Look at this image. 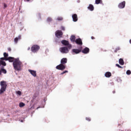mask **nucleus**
<instances>
[{
    "label": "nucleus",
    "mask_w": 131,
    "mask_h": 131,
    "mask_svg": "<svg viewBox=\"0 0 131 131\" xmlns=\"http://www.w3.org/2000/svg\"><path fill=\"white\" fill-rule=\"evenodd\" d=\"M57 20H58V21H62V20H63V17H57Z\"/></svg>",
    "instance_id": "nucleus-27"
},
{
    "label": "nucleus",
    "mask_w": 131,
    "mask_h": 131,
    "mask_svg": "<svg viewBox=\"0 0 131 131\" xmlns=\"http://www.w3.org/2000/svg\"><path fill=\"white\" fill-rule=\"evenodd\" d=\"M86 120H87L88 121H91V118L86 117Z\"/></svg>",
    "instance_id": "nucleus-33"
},
{
    "label": "nucleus",
    "mask_w": 131,
    "mask_h": 131,
    "mask_svg": "<svg viewBox=\"0 0 131 131\" xmlns=\"http://www.w3.org/2000/svg\"><path fill=\"white\" fill-rule=\"evenodd\" d=\"M3 55H4V57H5L6 59H8V58H9V54L6 52H4Z\"/></svg>",
    "instance_id": "nucleus-22"
},
{
    "label": "nucleus",
    "mask_w": 131,
    "mask_h": 131,
    "mask_svg": "<svg viewBox=\"0 0 131 131\" xmlns=\"http://www.w3.org/2000/svg\"><path fill=\"white\" fill-rule=\"evenodd\" d=\"M61 28L62 30H63V31H64V30H65V27H63V26H61Z\"/></svg>",
    "instance_id": "nucleus-34"
},
{
    "label": "nucleus",
    "mask_w": 131,
    "mask_h": 131,
    "mask_svg": "<svg viewBox=\"0 0 131 131\" xmlns=\"http://www.w3.org/2000/svg\"><path fill=\"white\" fill-rule=\"evenodd\" d=\"M19 106L20 107H24V106H25V103L23 102H20L19 103Z\"/></svg>",
    "instance_id": "nucleus-24"
},
{
    "label": "nucleus",
    "mask_w": 131,
    "mask_h": 131,
    "mask_svg": "<svg viewBox=\"0 0 131 131\" xmlns=\"http://www.w3.org/2000/svg\"><path fill=\"white\" fill-rule=\"evenodd\" d=\"M47 20L48 22H52V19L51 17H48Z\"/></svg>",
    "instance_id": "nucleus-26"
},
{
    "label": "nucleus",
    "mask_w": 131,
    "mask_h": 131,
    "mask_svg": "<svg viewBox=\"0 0 131 131\" xmlns=\"http://www.w3.org/2000/svg\"><path fill=\"white\" fill-rule=\"evenodd\" d=\"M66 68V64H62V63L59 64V65L57 66L56 69L57 70H64Z\"/></svg>",
    "instance_id": "nucleus-6"
},
{
    "label": "nucleus",
    "mask_w": 131,
    "mask_h": 131,
    "mask_svg": "<svg viewBox=\"0 0 131 131\" xmlns=\"http://www.w3.org/2000/svg\"><path fill=\"white\" fill-rule=\"evenodd\" d=\"M3 65V66H7V63L4 60H0V65Z\"/></svg>",
    "instance_id": "nucleus-21"
},
{
    "label": "nucleus",
    "mask_w": 131,
    "mask_h": 131,
    "mask_svg": "<svg viewBox=\"0 0 131 131\" xmlns=\"http://www.w3.org/2000/svg\"><path fill=\"white\" fill-rule=\"evenodd\" d=\"M113 94H115V91H113Z\"/></svg>",
    "instance_id": "nucleus-40"
},
{
    "label": "nucleus",
    "mask_w": 131,
    "mask_h": 131,
    "mask_svg": "<svg viewBox=\"0 0 131 131\" xmlns=\"http://www.w3.org/2000/svg\"><path fill=\"white\" fill-rule=\"evenodd\" d=\"M82 51V47H80L79 49H74L72 50V53H74L76 54H79Z\"/></svg>",
    "instance_id": "nucleus-7"
},
{
    "label": "nucleus",
    "mask_w": 131,
    "mask_h": 131,
    "mask_svg": "<svg viewBox=\"0 0 131 131\" xmlns=\"http://www.w3.org/2000/svg\"><path fill=\"white\" fill-rule=\"evenodd\" d=\"M7 58H5V57H1L0 58V60H1V61H4V60L7 61Z\"/></svg>",
    "instance_id": "nucleus-29"
},
{
    "label": "nucleus",
    "mask_w": 131,
    "mask_h": 131,
    "mask_svg": "<svg viewBox=\"0 0 131 131\" xmlns=\"http://www.w3.org/2000/svg\"><path fill=\"white\" fill-rule=\"evenodd\" d=\"M88 10L90 11H93L94 9V6L92 4L89 5V6L88 7Z\"/></svg>",
    "instance_id": "nucleus-19"
},
{
    "label": "nucleus",
    "mask_w": 131,
    "mask_h": 131,
    "mask_svg": "<svg viewBox=\"0 0 131 131\" xmlns=\"http://www.w3.org/2000/svg\"><path fill=\"white\" fill-rule=\"evenodd\" d=\"M69 48L64 47L60 48L59 50L61 52V53H62V54H67V53H69Z\"/></svg>",
    "instance_id": "nucleus-3"
},
{
    "label": "nucleus",
    "mask_w": 131,
    "mask_h": 131,
    "mask_svg": "<svg viewBox=\"0 0 131 131\" xmlns=\"http://www.w3.org/2000/svg\"><path fill=\"white\" fill-rule=\"evenodd\" d=\"M61 43L63 45V46H68V48L69 50L72 48V46L71 45H69V41L66 40H61Z\"/></svg>",
    "instance_id": "nucleus-5"
},
{
    "label": "nucleus",
    "mask_w": 131,
    "mask_h": 131,
    "mask_svg": "<svg viewBox=\"0 0 131 131\" xmlns=\"http://www.w3.org/2000/svg\"><path fill=\"white\" fill-rule=\"evenodd\" d=\"M39 49V46L38 45H33L31 47V50L32 51V53H36V52H37Z\"/></svg>",
    "instance_id": "nucleus-4"
},
{
    "label": "nucleus",
    "mask_w": 131,
    "mask_h": 131,
    "mask_svg": "<svg viewBox=\"0 0 131 131\" xmlns=\"http://www.w3.org/2000/svg\"><path fill=\"white\" fill-rule=\"evenodd\" d=\"M75 36L74 35H72L70 37V40L72 41V42H75L76 40H75Z\"/></svg>",
    "instance_id": "nucleus-18"
},
{
    "label": "nucleus",
    "mask_w": 131,
    "mask_h": 131,
    "mask_svg": "<svg viewBox=\"0 0 131 131\" xmlns=\"http://www.w3.org/2000/svg\"><path fill=\"white\" fill-rule=\"evenodd\" d=\"M0 85L1 86L0 89V95H2V94H4V93L6 92L8 85L7 84V82L6 81H2L0 82Z\"/></svg>",
    "instance_id": "nucleus-2"
},
{
    "label": "nucleus",
    "mask_w": 131,
    "mask_h": 131,
    "mask_svg": "<svg viewBox=\"0 0 131 131\" xmlns=\"http://www.w3.org/2000/svg\"><path fill=\"white\" fill-rule=\"evenodd\" d=\"M4 9H6V8H7V4H4Z\"/></svg>",
    "instance_id": "nucleus-36"
},
{
    "label": "nucleus",
    "mask_w": 131,
    "mask_h": 131,
    "mask_svg": "<svg viewBox=\"0 0 131 131\" xmlns=\"http://www.w3.org/2000/svg\"><path fill=\"white\" fill-rule=\"evenodd\" d=\"M125 7V2L124 1L120 3L118 5V8L119 9H123Z\"/></svg>",
    "instance_id": "nucleus-12"
},
{
    "label": "nucleus",
    "mask_w": 131,
    "mask_h": 131,
    "mask_svg": "<svg viewBox=\"0 0 131 131\" xmlns=\"http://www.w3.org/2000/svg\"><path fill=\"white\" fill-rule=\"evenodd\" d=\"M15 58L12 57H8L7 61H9V62L12 63V62H14L15 61Z\"/></svg>",
    "instance_id": "nucleus-15"
},
{
    "label": "nucleus",
    "mask_w": 131,
    "mask_h": 131,
    "mask_svg": "<svg viewBox=\"0 0 131 131\" xmlns=\"http://www.w3.org/2000/svg\"><path fill=\"white\" fill-rule=\"evenodd\" d=\"M26 2H30V0H26Z\"/></svg>",
    "instance_id": "nucleus-41"
},
{
    "label": "nucleus",
    "mask_w": 131,
    "mask_h": 131,
    "mask_svg": "<svg viewBox=\"0 0 131 131\" xmlns=\"http://www.w3.org/2000/svg\"><path fill=\"white\" fill-rule=\"evenodd\" d=\"M75 42H76V43L77 45H78L79 46H82V40H81V39H80V38L76 39Z\"/></svg>",
    "instance_id": "nucleus-9"
},
{
    "label": "nucleus",
    "mask_w": 131,
    "mask_h": 131,
    "mask_svg": "<svg viewBox=\"0 0 131 131\" xmlns=\"http://www.w3.org/2000/svg\"><path fill=\"white\" fill-rule=\"evenodd\" d=\"M116 66L117 67H118V68H122V67L120 66L119 64H116Z\"/></svg>",
    "instance_id": "nucleus-32"
},
{
    "label": "nucleus",
    "mask_w": 131,
    "mask_h": 131,
    "mask_svg": "<svg viewBox=\"0 0 131 131\" xmlns=\"http://www.w3.org/2000/svg\"><path fill=\"white\" fill-rule=\"evenodd\" d=\"M83 54H89L90 53V49L88 47H85L83 50H81Z\"/></svg>",
    "instance_id": "nucleus-11"
},
{
    "label": "nucleus",
    "mask_w": 131,
    "mask_h": 131,
    "mask_svg": "<svg viewBox=\"0 0 131 131\" xmlns=\"http://www.w3.org/2000/svg\"><path fill=\"white\" fill-rule=\"evenodd\" d=\"M101 2H102V0H96L95 1V3H96V5H99V4H100L101 3Z\"/></svg>",
    "instance_id": "nucleus-25"
},
{
    "label": "nucleus",
    "mask_w": 131,
    "mask_h": 131,
    "mask_svg": "<svg viewBox=\"0 0 131 131\" xmlns=\"http://www.w3.org/2000/svg\"><path fill=\"white\" fill-rule=\"evenodd\" d=\"M68 73V71H64L61 73V75H63V74H65V73Z\"/></svg>",
    "instance_id": "nucleus-30"
},
{
    "label": "nucleus",
    "mask_w": 131,
    "mask_h": 131,
    "mask_svg": "<svg viewBox=\"0 0 131 131\" xmlns=\"http://www.w3.org/2000/svg\"><path fill=\"white\" fill-rule=\"evenodd\" d=\"M29 50H30V47L28 48V51H29Z\"/></svg>",
    "instance_id": "nucleus-38"
},
{
    "label": "nucleus",
    "mask_w": 131,
    "mask_h": 131,
    "mask_svg": "<svg viewBox=\"0 0 131 131\" xmlns=\"http://www.w3.org/2000/svg\"><path fill=\"white\" fill-rule=\"evenodd\" d=\"M16 93H17V95H18L19 96H21V95H22V93H21V91H17Z\"/></svg>",
    "instance_id": "nucleus-31"
},
{
    "label": "nucleus",
    "mask_w": 131,
    "mask_h": 131,
    "mask_svg": "<svg viewBox=\"0 0 131 131\" xmlns=\"http://www.w3.org/2000/svg\"><path fill=\"white\" fill-rule=\"evenodd\" d=\"M60 63L62 65H65V64H66V63H67V58H62L61 59Z\"/></svg>",
    "instance_id": "nucleus-14"
},
{
    "label": "nucleus",
    "mask_w": 131,
    "mask_h": 131,
    "mask_svg": "<svg viewBox=\"0 0 131 131\" xmlns=\"http://www.w3.org/2000/svg\"><path fill=\"white\" fill-rule=\"evenodd\" d=\"M126 74H127V75H130V74H131V72H130V70H127V71H126Z\"/></svg>",
    "instance_id": "nucleus-28"
},
{
    "label": "nucleus",
    "mask_w": 131,
    "mask_h": 131,
    "mask_svg": "<svg viewBox=\"0 0 131 131\" xmlns=\"http://www.w3.org/2000/svg\"><path fill=\"white\" fill-rule=\"evenodd\" d=\"M119 63L120 65H124V61L122 58H120L119 60Z\"/></svg>",
    "instance_id": "nucleus-20"
},
{
    "label": "nucleus",
    "mask_w": 131,
    "mask_h": 131,
    "mask_svg": "<svg viewBox=\"0 0 131 131\" xmlns=\"http://www.w3.org/2000/svg\"><path fill=\"white\" fill-rule=\"evenodd\" d=\"M29 72L34 77H36V71L32 70H28Z\"/></svg>",
    "instance_id": "nucleus-10"
},
{
    "label": "nucleus",
    "mask_w": 131,
    "mask_h": 131,
    "mask_svg": "<svg viewBox=\"0 0 131 131\" xmlns=\"http://www.w3.org/2000/svg\"><path fill=\"white\" fill-rule=\"evenodd\" d=\"M0 75H2V71L0 70Z\"/></svg>",
    "instance_id": "nucleus-39"
},
{
    "label": "nucleus",
    "mask_w": 131,
    "mask_h": 131,
    "mask_svg": "<svg viewBox=\"0 0 131 131\" xmlns=\"http://www.w3.org/2000/svg\"><path fill=\"white\" fill-rule=\"evenodd\" d=\"M20 39H21V35H19L18 37L14 38L15 43H17L18 42V40H20Z\"/></svg>",
    "instance_id": "nucleus-16"
},
{
    "label": "nucleus",
    "mask_w": 131,
    "mask_h": 131,
    "mask_svg": "<svg viewBox=\"0 0 131 131\" xmlns=\"http://www.w3.org/2000/svg\"><path fill=\"white\" fill-rule=\"evenodd\" d=\"M72 18L73 21H74V22H77V20H78V18L77 17V14H73Z\"/></svg>",
    "instance_id": "nucleus-13"
},
{
    "label": "nucleus",
    "mask_w": 131,
    "mask_h": 131,
    "mask_svg": "<svg viewBox=\"0 0 131 131\" xmlns=\"http://www.w3.org/2000/svg\"><path fill=\"white\" fill-rule=\"evenodd\" d=\"M21 64L22 63L21 61H20V60H19V59L15 58L13 63V67L15 70H17V71L21 70Z\"/></svg>",
    "instance_id": "nucleus-1"
},
{
    "label": "nucleus",
    "mask_w": 131,
    "mask_h": 131,
    "mask_svg": "<svg viewBox=\"0 0 131 131\" xmlns=\"http://www.w3.org/2000/svg\"><path fill=\"white\" fill-rule=\"evenodd\" d=\"M37 109H38V107H37Z\"/></svg>",
    "instance_id": "nucleus-42"
},
{
    "label": "nucleus",
    "mask_w": 131,
    "mask_h": 131,
    "mask_svg": "<svg viewBox=\"0 0 131 131\" xmlns=\"http://www.w3.org/2000/svg\"><path fill=\"white\" fill-rule=\"evenodd\" d=\"M105 77H111V76L112 75V74H111V73L110 72H107L105 73L104 74Z\"/></svg>",
    "instance_id": "nucleus-17"
},
{
    "label": "nucleus",
    "mask_w": 131,
    "mask_h": 131,
    "mask_svg": "<svg viewBox=\"0 0 131 131\" xmlns=\"http://www.w3.org/2000/svg\"><path fill=\"white\" fill-rule=\"evenodd\" d=\"M8 51H9V52H11V51H12V49H11V48H8Z\"/></svg>",
    "instance_id": "nucleus-35"
},
{
    "label": "nucleus",
    "mask_w": 131,
    "mask_h": 131,
    "mask_svg": "<svg viewBox=\"0 0 131 131\" xmlns=\"http://www.w3.org/2000/svg\"><path fill=\"white\" fill-rule=\"evenodd\" d=\"M1 71V74H2V72H3V73H4V74H6V73H7V70H6V69H5L2 68Z\"/></svg>",
    "instance_id": "nucleus-23"
},
{
    "label": "nucleus",
    "mask_w": 131,
    "mask_h": 131,
    "mask_svg": "<svg viewBox=\"0 0 131 131\" xmlns=\"http://www.w3.org/2000/svg\"><path fill=\"white\" fill-rule=\"evenodd\" d=\"M55 35L57 37H62V35H63V32H62V31L57 30L55 32Z\"/></svg>",
    "instance_id": "nucleus-8"
},
{
    "label": "nucleus",
    "mask_w": 131,
    "mask_h": 131,
    "mask_svg": "<svg viewBox=\"0 0 131 131\" xmlns=\"http://www.w3.org/2000/svg\"><path fill=\"white\" fill-rule=\"evenodd\" d=\"M91 38H92V39H95V38H94V36H92V37H91Z\"/></svg>",
    "instance_id": "nucleus-37"
}]
</instances>
